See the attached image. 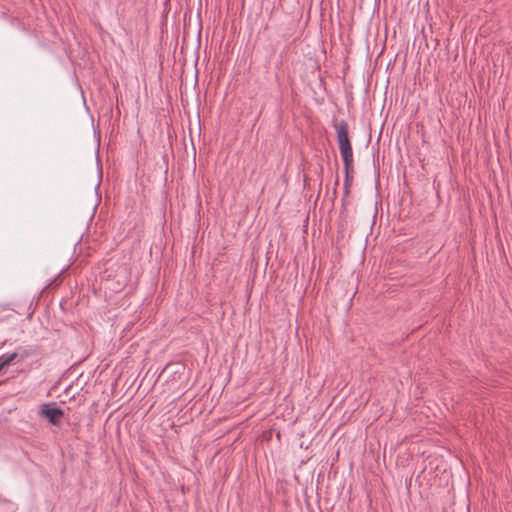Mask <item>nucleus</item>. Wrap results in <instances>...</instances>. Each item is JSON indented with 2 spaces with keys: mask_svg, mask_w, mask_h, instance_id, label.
<instances>
[{
  "mask_svg": "<svg viewBox=\"0 0 512 512\" xmlns=\"http://www.w3.org/2000/svg\"><path fill=\"white\" fill-rule=\"evenodd\" d=\"M39 415L49 421L50 424L54 426H59L61 424V419L64 415V412L61 408L52 406V404L45 403L41 406L39 411Z\"/></svg>",
  "mask_w": 512,
  "mask_h": 512,
  "instance_id": "f257e3e1",
  "label": "nucleus"
},
{
  "mask_svg": "<svg viewBox=\"0 0 512 512\" xmlns=\"http://www.w3.org/2000/svg\"><path fill=\"white\" fill-rule=\"evenodd\" d=\"M40 354L41 349L38 345L18 346L14 352L10 353L14 364L23 362L28 358L35 357Z\"/></svg>",
  "mask_w": 512,
  "mask_h": 512,
  "instance_id": "f03ea898",
  "label": "nucleus"
},
{
  "mask_svg": "<svg viewBox=\"0 0 512 512\" xmlns=\"http://www.w3.org/2000/svg\"><path fill=\"white\" fill-rule=\"evenodd\" d=\"M334 127L336 129V137H337L339 150L352 146L350 139H349V135H348L347 122L342 120L338 123H335Z\"/></svg>",
  "mask_w": 512,
  "mask_h": 512,
  "instance_id": "7ed1b4c3",
  "label": "nucleus"
},
{
  "mask_svg": "<svg viewBox=\"0 0 512 512\" xmlns=\"http://www.w3.org/2000/svg\"><path fill=\"white\" fill-rule=\"evenodd\" d=\"M341 157L343 159L344 167H352L353 166V150L352 146L348 148H343L340 150Z\"/></svg>",
  "mask_w": 512,
  "mask_h": 512,
  "instance_id": "20e7f679",
  "label": "nucleus"
},
{
  "mask_svg": "<svg viewBox=\"0 0 512 512\" xmlns=\"http://www.w3.org/2000/svg\"><path fill=\"white\" fill-rule=\"evenodd\" d=\"M344 171H345L344 194L348 195L349 191H350V187H351L352 182H353V177L351 175V172L353 171V166L352 167H347V168L344 167Z\"/></svg>",
  "mask_w": 512,
  "mask_h": 512,
  "instance_id": "39448f33",
  "label": "nucleus"
},
{
  "mask_svg": "<svg viewBox=\"0 0 512 512\" xmlns=\"http://www.w3.org/2000/svg\"><path fill=\"white\" fill-rule=\"evenodd\" d=\"M10 364H14L12 355H10V353L2 354L0 356V370Z\"/></svg>",
  "mask_w": 512,
  "mask_h": 512,
  "instance_id": "423d86ee",
  "label": "nucleus"
},
{
  "mask_svg": "<svg viewBox=\"0 0 512 512\" xmlns=\"http://www.w3.org/2000/svg\"><path fill=\"white\" fill-rule=\"evenodd\" d=\"M289 29H286V31L282 34L283 37H287L289 38L291 36V34L289 33L288 31Z\"/></svg>",
  "mask_w": 512,
  "mask_h": 512,
  "instance_id": "0eeeda50",
  "label": "nucleus"
},
{
  "mask_svg": "<svg viewBox=\"0 0 512 512\" xmlns=\"http://www.w3.org/2000/svg\"><path fill=\"white\" fill-rule=\"evenodd\" d=\"M338 184H339V179L337 178L335 181V186H337Z\"/></svg>",
  "mask_w": 512,
  "mask_h": 512,
  "instance_id": "6e6552de",
  "label": "nucleus"
},
{
  "mask_svg": "<svg viewBox=\"0 0 512 512\" xmlns=\"http://www.w3.org/2000/svg\"><path fill=\"white\" fill-rule=\"evenodd\" d=\"M274 52H275V48H274V47H272V48H271V54H273Z\"/></svg>",
  "mask_w": 512,
  "mask_h": 512,
  "instance_id": "1a4fd4ad",
  "label": "nucleus"
}]
</instances>
